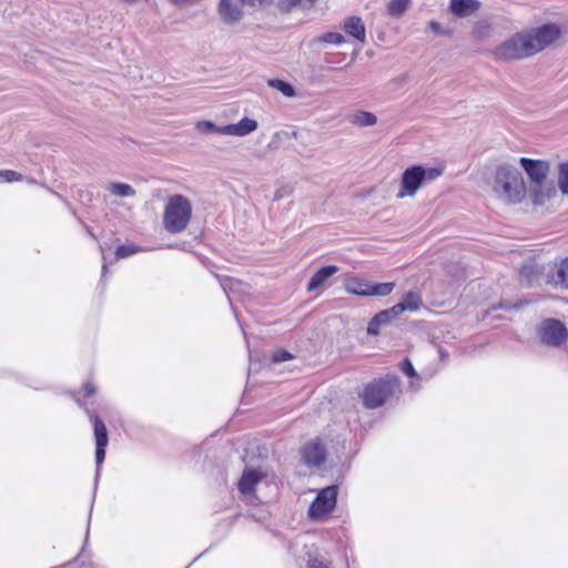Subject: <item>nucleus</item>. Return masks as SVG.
<instances>
[{"label":"nucleus","mask_w":568,"mask_h":568,"mask_svg":"<svg viewBox=\"0 0 568 568\" xmlns=\"http://www.w3.org/2000/svg\"><path fill=\"white\" fill-rule=\"evenodd\" d=\"M557 185L562 195H568V161L558 164Z\"/></svg>","instance_id":"obj_24"},{"label":"nucleus","mask_w":568,"mask_h":568,"mask_svg":"<svg viewBox=\"0 0 568 568\" xmlns=\"http://www.w3.org/2000/svg\"><path fill=\"white\" fill-rule=\"evenodd\" d=\"M342 29L346 34L357 40L359 43L366 41V28L362 18L357 16L348 17L344 20Z\"/></svg>","instance_id":"obj_15"},{"label":"nucleus","mask_w":568,"mask_h":568,"mask_svg":"<svg viewBox=\"0 0 568 568\" xmlns=\"http://www.w3.org/2000/svg\"><path fill=\"white\" fill-rule=\"evenodd\" d=\"M140 251H143L139 246L131 244V245H120L116 247L115 256L118 260L129 257Z\"/></svg>","instance_id":"obj_31"},{"label":"nucleus","mask_w":568,"mask_h":568,"mask_svg":"<svg viewBox=\"0 0 568 568\" xmlns=\"http://www.w3.org/2000/svg\"><path fill=\"white\" fill-rule=\"evenodd\" d=\"M428 27L429 29L437 33V34H444V36H449L450 32L449 31H446L442 28L440 23L436 22V21H429L428 23Z\"/></svg>","instance_id":"obj_35"},{"label":"nucleus","mask_w":568,"mask_h":568,"mask_svg":"<svg viewBox=\"0 0 568 568\" xmlns=\"http://www.w3.org/2000/svg\"><path fill=\"white\" fill-rule=\"evenodd\" d=\"M338 272V267L334 265L320 268L310 280L307 291L313 292L320 288L325 282Z\"/></svg>","instance_id":"obj_19"},{"label":"nucleus","mask_w":568,"mask_h":568,"mask_svg":"<svg viewBox=\"0 0 568 568\" xmlns=\"http://www.w3.org/2000/svg\"><path fill=\"white\" fill-rule=\"evenodd\" d=\"M372 282L358 277H351L345 282V288L348 293L358 296H369Z\"/></svg>","instance_id":"obj_21"},{"label":"nucleus","mask_w":568,"mask_h":568,"mask_svg":"<svg viewBox=\"0 0 568 568\" xmlns=\"http://www.w3.org/2000/svg\"><path fill=\"white\" fill-rule=\"evenodd\" d=\"M422 306V295L418 292L410 291L403 296L399 303L390 307V312L398 316L404 312H417Z\"/></svg>","instance_id":"obj_11"},{"label":"nucleus","mask_w":568,"mask_h":568,"mask_svg":"<svg viewBox=\"0 0 568 568\" xmlns=\"http://www.w3.org/2000/svg\"><path fill=\"white\" fill-rule=\"evenodd\" d=\"M120 1H121V2H124V3L132 4V3L138 2L139 0H120Z\"/></svg>","instance_id":"obj_42"},{"label":"nucleus","mask_w":568,"mask_h":568,"mask_svg":"<svg viewBox=\"0 0 568 568\" xmlns=\"http://www.w3.org/2000/svg\"><path fill=\"white\" fill-rule=\"evenodd\" d=\"M292 355L286 351H277L273 355V362L274 363H281L287 359H291Z\"/></svg>","instance_id":"obj_34"},{"label":"nucleus","mask_w":568,"mask_h":568,"mask_svg":"<svg viewBox=\"0 0 568 568\" xmlns=\"http://www.w3.org/2000/svg\"><path fill=\"white\" fill-rule=\"evenodd\" d=\"M308 568H328L326 565H324L322 561L317 559H311L307 562Z\"/></svg>","instance_id":"obj_38"},{"label":"nucleus","mask_w":568,"mask_h":568,"mask_svg":"<svg viewBox=\"0 0 568 568\" xmlns=\"http://www.w3.org/2000/svg\"><path fill=\"white\" fill-rule=\"evenodd\" d=\"M109 190L112 194L116 195V196H134L135 195V190L129 185V184H125V183H120V182H115V183H111L110 186H109Z\"/></svg>","instance_id":"obj_28"},{"label":"nucleus","mask_w":568,"mask_h":568,"mask_svg":"<svg viewBox=\"0 0 568 568\" xmlns=\"http://www.w3.org/2000/svg\"><path fill=\"white\" fill-rule=\"evenodd\" d=\"M196 129L202 133H211V132L219 133V130L221 129V126H216L211 121H200L196 123Z\"/></svg>","instance_id":"obj_32"},{"label":"nucleus","mask_w":568,"mask_h":568,"mask_svg":"<svg viewBox=\"0 0 568 568\" xmlns=\"http://www.w3.org/2000/svg\"><path fill=\"white\" fill-rule=\"evenodd\" d=\"M527 196L535 207L544 206L557 196V187L550 179L531 182L527 185Z\"/></svg>","instance_id":"obj_6"},{"label":"nucleus","mask_w":568,"mask_h":568,"mask_svg":"<svg viewBox=\"0 0 568 568\" xmlns=\"http://www.w3.org/2000/svg\"><path fill=\"white\" fill-rule=\"evenodd\" d=\"M398 386L399 381L396 376H387L369 383L362 393L364 406L369 409L382 406Z\"/></svg>","instance_id":"obj_5"},{"label":"nucleus","mask_w":568,"mask_h":568,"mask_svg":"<svg viewBox=\"0 0 568 568\" xmlns=\"http://www.w3.org/2000/svg\"><path fill=\"white\" fill-rule=\"evenodd\" d=\"M268 85L281 91L285 97H295L296 92L292 84L283 80L273 79L268 81Z\"/></svg>","instance_id":"obj_29"},{"label":"nucleus","mask_w":568,"mask_h":568,"mask_svg":"<svg viewBox=\"0 0 568 568\" xmlns=\"http://www.w3.org/2000/svg\"><path fill=\"white\" fill-rule=\"evenodd\" d=\"M395 314L390 312V308L384 310L377 313L368 323L367 334L377 335L382 326L390 323L392 320L396 318Z\"/></svg>","instance_id":"obj_20"},{"label":"nucleus","mask_w":568,"mask_h":568,"mask_svg":"<svg viewBox=\"0 0 568 568\" xmlns=\"http://www.w3.org/2000/svg\"><path fill=\"white\" fill-rule=\"evenodd\" d=\"M317 43H329V44H342L345 42V38L338 32H326L315 39Z\"/></svg>","instance_id":"obj_30"},{"label":"nucleus","mask_w":568,"mask_h":568,"mask_svg":"<svg viewBox=\"0 0 568 568\" xmlns=\"http://www.w3.org/2000/svg\"><path fill=\"white\" fill-rule=\"evenodd\" d=\"M219 13L226 23H235L241 20L243 12L234 0H221Z\"/></svg>","instance_id":"obj_16"},{"label":"nucleus","mask_w":568,"mask_h":568,"mask_svg":"<svg viewBox=\"0 0 568 568\" xmlns=\"http://www.w3.org/2000/svg\"><path fill=\"white\" fill-rule=\"evenodd\" d=\"M84 392H85V395H87V396H92V395H94V393H95V388H94V386H93L92 384L87 383V384L84 385Z\"/></svg>","instance_id":"obj_39"},{"label":"nucleus","mask_w":568,"mask_h":568,"mask_svg":"<svg viewBox=\"0 0 568 568\" xmlns=\"http://www.w3.org/2000/svg\"><path fill=\"white\" fill-rule=\"evenodd\" d=\"M547 283L555 287L568 290V257L555 264L552 270L547 273Z\"/></svg>","instance_id":"obj_13"},{"label":"nucleus","mask_w":568,"mask_h":568,"mask_svg":"<svg viewBox=\"0 0 568 568\" xmlns=\"http://www.w3.org/2000/svg\"><path fill=\"white\" fill-rule=\"evenodd\" d=\"M264 477L261 471L255 469L244 470L240 481L239 489L242 494L248 495L254 491L255 485Z\"/></svg>","instance_id":"obj_18"},{"label":"nucleus","mask_w":568,"mask_h":568,"mask_svg":"<svg viewBox=\"0 0 568 568\" xmlns=\"http://www.w3.org/2000/svg\"><path fill=\"white\" fill-rule=\"evenodd\" d=\"M395 287V283H372L369 296H387L389 295Z\"/></svg>","instance_id":"obj_27"},{"label":"nucleus","mask_w":568,"mask_h":568,"mask_svg":"<svg viewBox=\"0 0 568 568\" xmlns=\"http://www.w3.org/2000/svg\"><path fill=\"white\" fill-rule=\"evenodd\" d=\"M316 0H277V8L283 13L291 12L295 7L313 4Z\"/></svg>","instance_id":"obj_26"},{"label":"nucleus","mask_w":568,"mask_h":568,"mask_svg":"<svg viewBox=\"0 0 568 568\" xmlns=\"http://www.w3.org/2000/svg\"><path fill=\"white\" fill-rule=\"evenodd\" d=\"M274 0H242L243 3L250 6H270Z\"/></svg>","instance_id":"obj_37"},{"label":"nucleus","mask_w":568,"mask_h":568,"mask_svg":"<svg viewBox=\"0 0 568 568\" xmlns=\"http://www.w3.org/2000/svg\"><path fill=\"white\" fill-rule=\"evenodd\" d=\"M337 487L327 486L323 488L315 500L312 503L308 515L314 519H320L328 515L336 505Z\"/></svg>","instance_id":"obj_7"},{"label":"nucleus","mask_w":568,"mask_h":568,"mask_svg":"<svg viewBox=\"0 0 568 568\" xmlns=\"http://www.w3.org/2000/svg\"><path fill=\"white\" fill-rule=\"evenodd\" d=\"M403 372L409 377L416 376V372L408 359L404 361L403 363Z\"/></svg>","instance_id":"obj_36"},{"label":"nucleus","mask_w":568,"mask_h":568,"mask_svg":"<svg viewBox=\"0 0 568 568\" xmlns=\"http://www.w3.org/2000/svg\"><path fill=\"white\" fill-rule=\"evenodd\" d=\"M519 164L527 175L528 183L549 179L550 162L547 160L520 158Z\"/></svg>","instance_id":"obj_9"},{"label":"nucleus","mask_w":568,"mask_h":568,"mask_svg":"<svg viewBox=\"0 0 568 568\" xmlns=\"http://www.w3.org/2000/svg\"><path fill=\"white\" fill-rule=\"evenodd\" d=\"M410 3L412 0H390L387 4V14L399 18L408 10Z\"/></svg>","instance_id":"obj_23"},{"label":"nucleus","mask_w":568,"mask_h":568,"mask_svg":"<svg viewBox=\"0 0 568 568\" xmlns=\"http://www.w3.org/2000/svg\"><path fill=\"white\" fill-rule=\"evenodd\" d=\"M539 336L542 343L559 346L566 342L568 332L560 321L549 318L542 322L539 328Z\"/></svg>","instance_id":"obj_8"},{"label":"nucleus","mask_w":568,"mask_h":568,"mask_svg":"<svg viewBox=\"0 0 568 568\" xmlns=\"http://www.w3.org/2000/svg\"><path fill=\"white\" fill-rule=\"evenodd\" d=\"M489 185L494 197L505 205L520 204L527 196V184L523 173L513 164L497 165Z\"/></svg>","instance_id":"obj_2"},{"label":"nucleus","mask_w":568,"mask_h":568,"mask_svg":"<svg viewBox=\"0 0 568 568\" xmlns=\"http://www.w3.org/2000/svg\"><path fill=\"white\" fill-rule=\"evenodd\" d=\"M303 459L308 466H321L326 459L325 447L320 442H312L303 448Z\"/></svg>","instance_id":"obj_14"},{"label":"nucleus","mask_w":568,"mask_h":568,"mask_svg":"<svg viewBox=\"0 0 568 568\" xmlns=\"http://www.w3.org/2000/svg\"><path fill=\"white\" fill-rule=\"evenodd\" d=\"M480 3L477 0H452L449 10L459 18L474 14L479 9Z\"/></svg>","instance_id":"obj_17"},{"label":"nucleus","mask_w":568,"mask_h":568,"mask_svg":"<svg viewBox=\"0 0 568 568\" xmlns=\"http://www.w3.org/2000/svg\"><path fill=\"white\" fill-rule=\"evenodd\" d=\"M257 129V122L250 118H243L240 122L221 126L220 134L245 136Z\"/></svg>","instance_id":"obj_12"},{"label":"nucleus","mask_w":568,"mask_h":568,"mask_svg":"<svg viewBox=\"0 0 568 568\" xmlns=\"http://www.w3.org/2000/svg\"><path fill=\"white\" fill-rule=\"evenodd\" d=\"M282 196H283L282 191H281V190L276 191V193H275V195H274V201H278V200H281V199H282Z\"/></svg>","instance_id":"obj_40"},{"label":"nucleus","mask_w":568,"mask_h":568,"mask_svg":"<svg viewBox=\"0 0 568 568\" xmlns=\"http://www.w3.org/2000/svg\"><path fill=\"white\" fill-rule=\"evenodd\" d=\"M560 37V27L556 23H547L509 37L493 50V55L501 61L523 60L547 49Z\"/></svg>","instance_id":"obj_1"},{"label":"nucleus","mask_w":568,"mask_h":568,"mask_svg":"<svg viewBox=\"0 0 568 568\" xmlns=\"http://www.w3.org/2000/svg\"><path fill=\"white\" fill-rule=\"evenodd\" d=\"M445 171L444 165L424 166L412 165L407 168L400 178L399 191L396 194L397 199L413 197L418 190L426 183H430L443 175Z\"/></svg>","instance_id":"obj_3"},{"label":"nucleus","mask_w":568,"mask_h":568,"mask_svg":"<svg viewBox=\"0 0 568 568\" xmlns=\"http://www.w3.org/2000/svg\"><path fill=\"white\" fill-rule=\"evenodd\" d=\"M0 178H2L6 182L22 181L23 179L22 174L12 170L0 171Z\"/></svg>","instance_id":"obj_33"},{"label":"nucleus","mask_w":568,"mask_h":568,"mask_svg":"<svg viewBox=\"0 0 568 568\" xmlns=\"http://www.w3.org/2000/svg\"><path fill=\"white\" fill-rule=\"evenodd\" d=\"M352 123L358 126H373L377 123V116L367 111H357L352 119Z\"/></svg>","instance_id":"obj_25"},{"label":"nucleus","mask_w":568,"mask_h":568,"mask_svg":"<svg viewBox=\"0 0 568 568\" xmlns=\"http://www.w3.org/2000/svg\"><path fill=\"white\" fill-rule=\"evenodd\" d=\"M192 216L191 201L181 194L169 197L163 213L164 229L170 233L183 232Z\"/></svg>","instance_id":"obj_4"},{"label":"nucleus","mask_w":568,"mask_h":568,"mask_svg":"<svg viewBox=\"0 0 568 568\" xmlns=\"http://www.w3.org/2000/svg\"><path fill=\"white\" fill-rule=\"evenodd\" d=\"M94 424V436H95V462L98 468L101 466V464L104 460L105 457V447L108 445V432L104 423L98 417L94 416L93 418Z\"/></svg>","instance_id":"obj_10"},{"label":"nucleus","mask_w":568,"mask_h":568,"mask_svg":"<svg viewBox=\"0 0 568 568\" xmlns=\"http://www.w3.org/2000/svg\"><path fill=\"white\" fill-rule=\"evenodd\" d=\"M474 32H475V34H476L478 38H479V37H483V36L485 34L484 30H481V29H479V28H478V29H476Z\"/></svg>","instance_id":"obj_41"},{"label":"nucleus","mask_w":568,"mask_h":568,"mask_svg":"<svg viewBox=\"0 0 568 568\" xmlns=\"http://www.w3.org/2000/svg\"><path fill=\"white\" fill-rule=\"evenodd\" d=\"M540 275V268L535 263H528L521 266L519 271V281L521 284L527 286L531 285L535 281L538 280Z\"/></svg>","instance_id":"obj_22"}]
</instances>
